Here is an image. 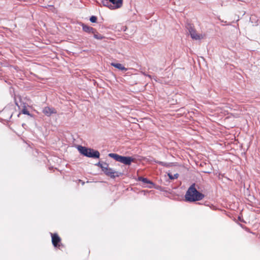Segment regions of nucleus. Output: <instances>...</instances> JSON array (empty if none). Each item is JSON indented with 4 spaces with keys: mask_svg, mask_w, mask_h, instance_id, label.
I'll return each instance as SVG.
<instances>
[{
    "mask_svg": "<svg viewBox=\"0 0 260 260\" xmlns=\"http://www.w3.org/2000/svg\"><path fill=\"white\" fill-rule=\"evenodd\" d=\"M204 198V195L199 192L194 187V184L192 185L187 190L185 198L188 202H194L201 200Z\"/></svg>",
    "mask_w": 260,
    "mask_h": 260,
    "instance_id": "nucleus-1",
    "label": "nucleus"
},
{
    "mask_svg": "<svg viewBox=\"0 0 260 260\" xmlns=\"http://www.w3.org/2000/svg\"><path fill=\"white\" fill-rule=\"evenodd\" d=\"M77 149L82 155L88 157L99 158L100 153L97 150H94L92 149L88 148L82 146H78Z\"/></svg>",
    "mask_w": 260,
    "mask_h": 260,
    "instance_id": "nucleus-2",
    "label": "nucleus"
},
{
    "mask_svg": "<svg viewBox=\"0 0 260 260\" xmlns=\"http://www.w3.org/2000/svg\"><path fill=\"white\" fill-rule=\"evenodd\" d=\"M109 156L115 160L126 165H129L134 161V159L129 156H123L116 153H110Z\"/></svg>",
    "mask_w": 260,
    "mask_h": 260,
    "instance_id": "nucleus-3",
    "label": "nucleus"
},
{
    "mask_svg": "<svg viewBox=\"0 0 260 260\" xmlns=\"http://www.w3.org/2000/svg\"><path fill=\"white\" fill-rule=\"evenodd\" d=\"M102 4L111 10H114L122 6V0H103Z\"/></svg>",
    "mask_w": 260,
    "mask_h": 260,
    "instance_id": "nucleus-4",
    "label": "nucleus"
},
{
    "mask_svg": "<svg viewBox=\"0 0 260 260\" xmlns=\"http://www.w3.org/2000/svg\"><path fill=\"white\" fill-rule=\"evenodd\" d=\"M102 170L106 175L112 178L118 177L120 174L119 172L115 171L112 168H109L108 165L106 163H104V165H102Z\"/></svg>",
    "mask_w": 260,
    "mask_h": 260,
    "instance_id": "nucleus-5",
    "label": "nucleus"
},
{
    "mask_svg": "<svg viewBox=\"0 0 260 260\" xmlns=\"http://www.w3.org/2000/svg\"><path fill=\"white\" fill-rule=\"evenodd\" d=\"M188 30L190 36L191 38L193 39L199 40L203 39L205 37V35L204 34L197 33L196 31L191 26H190L188 28Z\"/></svg>",
    "mask_w": 260,
    "mask_h": 260,
    "instance_id": "nucleus-6",
    "label": "nucleus"
},
{
    "mask_svg": "<svg viewBox=\"0 0 260 260\" xmlns=\"http://www.w3.org/2000/svg\"><path fill=\"white\" fill-rule=\"evenodd\" d=\"M52 237V242L54 247H57L58 243L60 242V238L56 234H51Z\"/></svg>",
    "mask_w": 260,
    "mask_h": 260,
    "instance_id": "nucleus-7",
    "label": "nucleus"
},
{
    "mask_svg": "<svg viewBox=\"0 0 260 260\" xmlns=\"http://www.w3.org/2000/svg\"><path fill=\"white\" fill-rule=\"evenodd\" d=\"M43 112L44 113V114H45L46 116H50L51 114H53V113H56V111L55 110L53 109V108H51L50 107H45L44 109H43Z\"/></svg>",
    "mask_w": 260,
    "mask_h": 260,
    "instance_id": "nucleus-8",
    "label": "nucleus"
},
{
    "mask_svg": "<svg viewBox=\"0 0 260 260\" xmlns=\"http://www.w3.org/2000/svg\"><path fill=\"white\" fill-rule=\"evenodd\" d=\"M111 66H112L113 67L118 69V70H121V71H127V69L125 68L122 64L121 63H114V62H112L111 63Z\"/></svg>",
    "mask_w": 260,
    "mask_h": 260,
    "instance_id": "nucleus-9",
    "label": "nucleus"
},
{
    "mask_svg": "<svg viewBox=\"0 0 260 260\" xmlns=\"http://www.w3.org/2000/svg\"><path fill=\"white\" fill-rule=\"evenodd\" d=\"M82 28H83V30L85 32L90 33V34H94V29L91 27L83 24Z\"/></svg>",
    "mask_w": 260,
    "mask_h": 260,
    "instance_id": "nucleus-10",
    "label": "nucleus"
},
{
    "mask_svg": "<svg viewBox=\"0 0 260 260\" xmlns=\"http://www.w3.org/2000/svg\"><path fill=\"white\" fill-rule=\"evenodd\" d=\"M168 175L169 178L171 180L177 179L179 176V174L177 173L172 175L171 173H168Z\"/></svg>",
    "mask_w": 260,
    "mask_h": 260,
    "instance_id": "nucleus-11",
    "label": "nucleus"
},
{
    "mask_svg": "<svg viewBox=\"0 0 260 260\" xmlns=\"http://www.w3.org/2000/svg\"><path fill=\"white\" fill-rule=\"evenodd\" d=\"M93 34L94 35V38L96 39L102 40L103 38V37L101 35L96 32V31L95 29H94V34Z\"/></svg>",
    "mask_w": 260,
    "mask_h": 260,
    "instance_id": "nucleus-12",
    "label": "nucleus"
},
{
    "mask_svg": "<svg viewBox=\"0 0 260 260\" xmlns=\"http://www.w3.org/2000/svg\"><path fill=\"white\" fill-rule=\"evenodd\" d=\"M139 180L140 181H142V182H143L144 183L152 184V182L150 181L147 180V179L145 178L139 177Z\"/></svg>",
    "mask_w": 260,
    "mask_h": 260,
    "instance_id": "nucleus-13",
    "label": "nucleus"
},
{
    "mask_svg": "<svg viewBox=\"0 0 260 260\" xmlns=\"http://www.w3.org/2000/svg\"><path fill=\"white\" fill-rule=\"evenodd\" d=\"M22 113L28 115H30L29 112L27 111V110L26 108H23L21 111Z\"/></svg>",
    "mask_w": 260,
    "mask_h": 260,
    "instance_id": "nucleus-14",
    "label": "nucleus"
},
{
    "mask_svg": "<svg viewBox=\"0 0 260 260\" xmlns=\"http://www.w3.org/2000/svg\"><path fill=\"white\" fill-rule=\"evenodd\" d=\"M157 163H158L163 166H165V167H167L170 166L169 164L165 163V162H162V161H157Z\"/></svg>",
    "mask_w": 260,
    "mask_h": 260,
    "instance_id": "nucleus-15",
    "label": "nucleus"
},
{
    "mask_svg": "<svg viewBox=\"0 0 260 260\" xmlns=\"http://www.w3.org/2000/svg\"><path fill=\"white\" fill-rule=\"evenodd\" d=\"M96 20H97V18H96V17L94 16H92L90 18V21L93 23L95 22L96 21Z\"/></svg>",
    "mask_w": 260,
    "mask_h": 260,
    "instance_id": "nucleus-16",
    "label": "nucleus"
},
{
    "mask_svg": "<svg viewBox=\"0 0 260 260\" xmlns=\"http://www.w3.org/2000/svg\"><path fill=\"white\" fill-rule=\"evenodd\" d=\"M104 163L99 162L96 165H98V166L102 168V166L103 165H104Z\"/></svg>",
    "mask_w": 260,
    "mask_h": 260,
    "instance_id": "nucleus-17",
    "label": "nucleus"
},
{
    "mask_svg": "<svg viewBox=\"0 0 260 260\" xmlns=\"http://www.w3.org/2000/svg\"><path fill=\"white\" fill-rule=\"evenodd\" d=\"M126 29V26H123V31H125Z\"/></svg>",
    "mask_w": 260,
    "mask_h": 260,
    "instance_id": "nucleus-18",
    "label": "nucleus"
}]
</instances>
